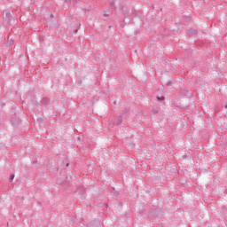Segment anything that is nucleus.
<instances>
[{"instance_id":"nucleus-2","label":"nucleus","mask_w":227,"mask_h":227,"mask_svg":"<svg viewBox=\"0 0 227 227\" xmlns=\"http://www.w3.org/2000/svg\"><path fill=\"white\" fill-rule=\"evenodd\" d=\"M7 19H12V12L10 11H4Z\"/></svg>"},{"instance_id":"nucleus-3","label":"nucleus","mask_w":227,"mask_h":227,"mask_svg":"<svg viewBox=\"0 0 227 227\" xmlns=\"http://www.w3.org/2000/svg\"><path fill=\"white\" fill-rule=\"evenodd\" d=\"M121 121H123V119L121 117H119L116 119L115 123L116 125H121Z\"/></svg>"},{"instance_id":"nucleus-13","label":"nucleus","mask_w":227,"mask_h":227,"mask_svg":"<svg viewBox=\"0 0 227 227\" xmlns=\"http://www.w3.org/2000/svg\"><path fill=\"white\" fill-rule=\"evenodd\" d=\"M73 3H74V4H77V3H79V1H78V0H73Z\"/></svg>"},{"instance_id":"nucleus-10","label":"nucleus","mask_w":227,"mask_h":227,"mask_svg":"<svg viewBox=\"0 0 227 227\" xmlns=\"http://www.w3.org/2000/svg\"><path fill=\"white\" fill-rule=\"evenodd\" d=\"M114 0H112L111 2H110V6H114Z\"/></svg>"},{"instance_id":"nucleus-14","label":"nucleus","mask_w":227,"mask_h":227,"mask_svg":"<svg viewBox=\"0 0 227 227\" xmlns=\"http://www.w3.org/2000/svg\"><path fill=\"white\" fill-rule=\"evenodd\" d=\"M104 16H105V17H109V14L105 13Z\"/></svg>"},{"instance_id":"nucleus-9","label":"nucleus","mask_w":227,"mask_h":227,"mask_svg":"<svg viewBox=\"0 0 227 227\" xmlns=\"http://www.w3.org/2000/svg\"><path fill=\"white\" fill-rule=\"evenodd\" d=\"M121 111H122V114H125V113H127L129 111V109L128 108H122Z\"/></svg>"},{"instance_id":"nucleus-6","label":"nucleus","mask_w":227,"mask_h":227,"mask_svg":"<svg viewBox=\"0 0 227 227\" xmlns=\"http://www.w3.org/2000/svg\"><path fill=\"white\" fill-rule=\"evenodd\" d=\"M13 178H15V174L11 175V177L9 178V182H13Z\"/></svg>"},{"instance_id":"nucleus-11","label":"nucleus","mask_w":227,"mask_h":227,"mask_svg":"<svg viewBox=\"0 0 227 227\" xmlns=\"http://www.w3.org/2000/svg\"><path fill=\"white\" fill-rule=\"evenodd\" d=\"M189 21H191V18L186 17V18H185V22H189Z\"/></svg>"},{"instance_id":"nucleus-15","label":"nucleus","mask_w":227,"mask_h":227,"mask_svg":"<svg viewBox=\"0 0 227 227\" xmlns=\"http://www.w3.org/2000/svg\"><path fill=\"white\" fill-rule=\"evenodd\" d=\"M70 166V163H67L66 168H68Z\"/></svg>"},{"instance_id":"nucleus-17","label":"nucleus","mask_w":227,"mask_h":227,"mask_svg":"<svg viewBox=\"0 0 227 227\" xmlns=\"http://www.w3.org/2000/svg\"><path fill=\"white\" fill-rule=\"evenodd\" d=\"M77 31H79V29H75V30H74V34L77 33Z\"/></svg>"},{"instance_id":"nucleus-7","label":"nucleus","mask_w":227,"mask_h":227,"mask_svg":"<svg viewBox=\"0 0 227 227\" xmlns=\"http://www.w3.org/2000/svg\"><path fill=\"white\" fill-rule=\"evenodd\" d=\"M65 4H70L72 3V0H64Z\"/></svg>"},{"instance_id":"nucleus-8","label":"nucleus","mask_w":227,"mask_h":227,"mask_svg":"<svg viewBox=\"0 0 227 227\" xmlns=\"http://www.w3.org/2000/svg\"><path fill=\"white\" fill-rule=\"evenodd\" d=\"M166 98H164V96H160V97H158L157 99L158 100H165Z\"/></svg>"},{"instance_id":"nucleus-18","label":"nucleus","mask_w":227,"mask_h":227,"mask_svg":"<svg viewBox=\"0 0 227 227\" xmlns=\"http://www.w3.org/2000/svg\"><path fill=\"white\" fill-rule=\"evenodd\" d=\"M51 17H54V15H53V14H51Z\"/></svg>"},{"instance_id":"nucleus-16","label":"nucleus","mask_w":227,"mask_h":227,"mask_svg":"<svg viewBox=\"0 0 227 227\" xmlns=\"http://www.w3.org/2000/svg\"><path fill=\"white\" fill-rule=\"evenodd\" d=\"M95 223L98 224H98H100V223H98V221H95Z\"/></svg>"},{"instance_id":"nucleus-1","label":"nucleus","mask_w":227,"mask_h":227,"mask_svg":"<svg viewBox=\"0 0 227 227\" xmlns=\"http://www.w3.org/2000/svg\"><path fill=\"white\" fill-rule=\"evenodd\" d=\"M187 35L192 36L194 35H198V31L194 28H190L189 30H187Z\"/></svg>"},{"instance_id":"nucleus-4","label":"nucleus","mask_w":227,"mask_h":227,"mask_svg":"<svg viewBox=\"0 0 227 227\" xmlns=\"http://www.w3.org/2000/svg\"><path fill=\"white\" fill-rule=\"evenodd\" d=\"M14 42L13 40L10 39L7 43H6V47H11V45H13Z\"/></svg>"},{"instance_id":"nucleus-19","label":"nucleus","mask_w":227,"mask_h":227,"mask_svg":"<svg viewBox=\"0 0 227 227\" xmlns=\"http://www.w3.org/2000/svg\"><path fill=\"white\" fill-rule=\"evenodd\" d=\"M225 109H227V105H225Z\"/></svg>"},{"instance_id":"nucleus-12","label":"nucleus","mask_w":227,"mask_h":227,"mask_svg":"<svg viewBox=\"0 0 227 227\" xmlns=\"http://www.w3.org/2000/svg\"><path fill=\"white\" fill-rule=\"evenodd\" d=\"M171 84H173V82H168L166 83L167 86H171Z\"/></svg>"},{"instance_id":"nucleus-5","label":"nucleus","mask_w":227,"mask_h":227,"mask_svg":"<svg viewBox=\"0 0 227 227\" xmlns=\"http://www.w3.org/2000/svg\"><path fill=\"white\" fill-rule=\"evenodd\" d=\"M42 103L44 104V105L49 104V98H43V100H42Z\"/></svg>"}]
</instances>
